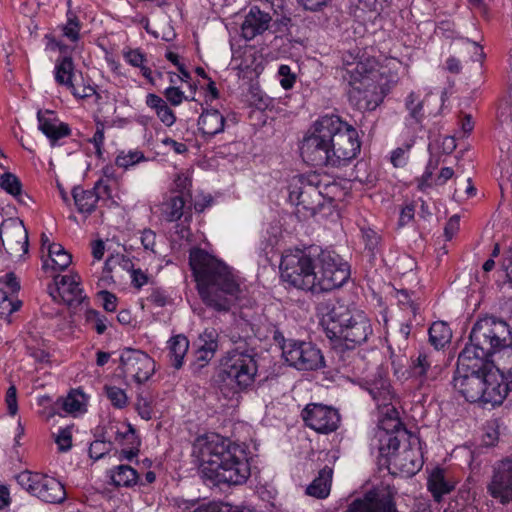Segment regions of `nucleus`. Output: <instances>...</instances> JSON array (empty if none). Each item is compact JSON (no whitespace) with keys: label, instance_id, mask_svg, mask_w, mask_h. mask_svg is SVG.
I'll use <instances>...</instances> for the list:
<instances>
[{"label":"nucleus","instance_id":"obj_1","mask_svg":"<svg viewBox=\"0 0 512 512\" xmlns=\"http://www.w3.org/2000/svg\"><path fill=\"white\" fill-rule=\"evenodd\" d=\"M357 130L338 116H323L304 136L300 154L304 162L316 167H343L360 152Z\"/></svg>","mask_w":512,"mask_h":512},{"label":"nucleus","instance_id":"obj_2","mask_svg":"<svg viewBox=\"0 0 512 512\" xmlns=\"http://www.w3.org/2000/svg\"><path fill=\"white\" fill-rule=\"evenodd\" d=\"M192 455L197 458L200 474L207 484L238 486L250 477V463L245 448L219 434L197 437Z\"/></svg>","mask_w":512,"mask_h":512},{"label":"nucleus","instance_id":"obj_3","mask_svg":"<svg viewBox=\"0 0 512 512\" xmlns=\"http://www.w3.org/2000/svg\"><path fill=\"white\" fill-rule=\"evenodd\" d=\"M317 313L327 337L332 342V350L348 366V359L354 349L366 342L372 334L369 319L362 312L352 313L347 306L334 299L323 300L317 305Z\"/></svg>","mask_w":512,"mask_h":512},{"label":"nucleus","instance_id":"obj_4","mask_svg":"<svg viewBox=\"0 0 512 512\" xmlns=\"http://www.w3.org/2000/svg\"><path fill=\"white\" fill-rule=\"evenodd\" d=\"M473 351L464 348L459 354L453 386L468 402L500 405L507 396V386L500 382L494 364L481 360Z\"/></svg>","mask_w":512,"mask_h":512},{"label":"nucleus","instance_id":"obj_5","mask_svg":"<svg viewBox=\"0 0 512 512\" xmlns=\"http://www.w3.org/2000/svg\"><path fill=\"white\" fill-rule=\"evenodd\" d=\"M189 260L202 301L216 311H228L241 293L231 268L202 249L191 251Z\"/></svg>","mask_w":512,"mask_h":512},{"label":"nucleus","instance_id":"obj_6","mask_svg":"<svg viewBox=\"0 0 512 512\" xmlns=\"http://www.w3.org/2000/svg\"><path fill=\"white\" fill-rule=\"evenodd\" d=\"M375 439L378 442L379 465L390 473L399 472L410 477L421 469L418 440L402 426L398 417L379 420Z\"/></svg>","mask_w":512,"mask_h":512},{"label":"nucleus","instance_id":"obj_7","mask_svg":"<svg viewBox=\"0 0 512 512\" xmlns=\"http://www.w3.org/2000/svg\"><path fill=\"white\" fill-rule=\"evenodd\" d=\"M469 339L470 344L464 348H472L475 356L489 360L488 357L512 340V335L505 321L489 316L474 324Z\"/></svg>","mask_w":512,"mask_h":512},{"label":"nucleus","instance_id":"obj_8","mask_svg":"<svg viewBox=\"0 0 512 512\" xmlns=\"http://www.w3.org/2000/svg\"><path fill=\"white\" fill-rule=\"evenodd\" d=\"M256 352L245 345H238L227 352L222 360V371L220 377L227 384L237 390H244L250 387L256 378L258 364Z\"/></svg>","mask_w":512,"mask_h":512},{"label":"nucleus","instance_id":"obj_9","mask_svg":"<svg viewBox=\"0 0 512 512\" xmlns=\"http://www.w3.org/2000/svg\"><path fill=\"white\" fill-rule=\"evenodd\" d=\"M280 270L283 281L290 286L315 292V258L310 253L299 249L287 251L282 256Z\"/></svg>","mask_w":512,"mask_h":512},{"label":"nucleus","instance_id":"obj_10","mask_svg":"<svg viewBox=\"0 0 512 512\" xmlns=\"http://www.w3.org/2000/svg\"><path fill=\"white\" fill-rule=\"evenodd\" d=\"M335 188L334 184L322 183L318 174L301 176L291 185L289 199L297 206H302L311 214H315L323 206L325 196L332 198L330 192Z\"/></svg>","mask_w":512,"mask_h":512},{"label":"nucleus","instance_id":"obj_11","mask_svg":"<svg viewBox=\"0 0 512 512\" xmlns=\"http://www.w3.org/2000/svg\"><path fill=\"white\" fill-rule=\"evenodd\" d=\"M316 285L315 292L331 291L341 287L349 278L347 263L329 251H322L315 258Z\"/></svg>","mask_w":512,"mask_h":512},{"label":"nucleus","instance_id":"obj_12","mask_svg":"<svg viewBox=\"0 0 512 512\" xmlns=\"http://www.w3.org/2000/svg\"><path fill=\"white\" fill-rule=\"evenodd\" d=\"M283 358L297 370L311 371L324 364L321 351L311 342L291 340L283 347Z\"/></svg>","mask_w":512,"mask_h":512},{"label":"nucleus","instance_id":"obj_13","mask_svg":"<svg viewBox=\"0 0 512 512\" xmlns=\"http://www.w3.org/2000/svg\"><path fill=\"white\" fill-rule=\"evenodd\" d=\"M119 369L124 378L142 384L154 374L155 362L141 350L126 348L121 353Z\"/></svg>","mask_w":512,"mask_h":512},{"label":"nucleus","instance_id":"obj_14","mask_svg":"<svg viewBox=\"0 0 512 512\" xmlns=\"http://www.w3.org/2000/svg\"><path fill=\"white\" fill-rule=\"evenodd\" d=\"M487 492L502 505L512 502V456L494 464Z\"/></svg>","mask_w":512,"mask_h":512},{"label":"nucleus","instance_id":"obj_15","mask_svg":"<svg viewBox=\"0 0 512 512\" xmlns=\"http://www.w3.org/2000/svg\"><path fill=\"white\" fill-rule=\"evenodd\" d=\"M0 239L6 252L14 257H23L28 253V232L23 221L18 218H9L2 222Z\"/></svg>","mask_w":512,"mask_h":512},{"label":"nucleus","instance_id":"obj_16","mask_svg":"<svg viewBox=\"0 0 512 512\" xmlns=\"http://www.w3.org/2000/svg\"><path fill=\"white\" fill-rule=\"evenodd\" d=\"M305 424L320 433L335 431L340 422V415L334 408L321 404H308L302 411Z\"/></svg>","mask_w":512,"mask_h":512},{"label":"nucleus","instance_id":"obj_17","mask_svg":"<svg viewBox=\"0 0 512 512\" xmlns=\"http://www.w3.org/2000/svg\"><path fill=\"white\" fill-rule=\"evenodd\" d=\"M346 512H399L392 495L386 489H373L354 499Z\"/></svg>","mask_w":512,"mask_h":512},{"label":"nucleus","instance_id":"obj_18","mask_svg":"<svg viewBox=\"0 0 512 512\" xmlns=\"http://www.w3.org/2000/svg\"><path fill=\"white\" fill-rule=\"evenodd\" d=\"M348 96L350 103L360 111H373L383 100L376 80L367 78L364 84L352 86Z\"/></svg>","mask_w":512,"mask_h":512},{"label":"nucleus","instance_id":"obj_19","mask_svg":"<svg viewBox=\"0 0 512 512\" xmlns=\"http://www.w3.org/2000/svg\"><path fill=\"white\" fill-rule=\"evenodd\" d=\"M442 373V367L434 359L432 353L420 352L412 360L410 375L420 387H429Z\"/></svg>","mask_w":512,"mask_h":512},{"label":"nucleus","instance_id":"obj_20","mask_svg":"<svg viewBox=\"0 0 512 512\" xmlns=\"http://www.w3.org/2000/svg\"><path fill=\"white\" fill-rule=\"evenodd\" d=\"M55 292H51L54 300L60 298L68 306H77L82 303L84 296L79 286V276L75 275H58L55 277Z\"/></svg>","mask_w":512,"mask_h":512},{"label":"nucleus","instance_id":"obj_21","mask_svg":"<svg viewBox=\"0 0 512 512\" xmlns=\"http://www.w3.org/2000/svg\"><path fill=\"white\" fill-rule=\"evenodd\" d=\"M38 129L49 139L52 147L58 140L68 137L71 129L68 124L61 122L51 110L37 112Z\"/></svg>","mask_w":512,"mask_h":512},{"label":"nucleus","instance_id":"obj_22","mask_svg":"<svg viewBox=\"0 0 512 512\" xmlns=\"http://www.w3.org/2000/svg\"><path fill=\"white\" fill-rule=\"evenodd\" d=\"M275 25H278L277 21L272 23L269 13L260 10L257 6H253L241 25L242 35L245 39L252 40Z\"/></svg>","mask_w":512,"mask_h":512},{"label":"nucleus","instance_id":"obj_23","mask_svg":"<svg viewBox=\"0 0 512 512\" xmlns=\"http://www.w3.org/2000/svg\"><path fill=\"white\" fill-rule=\"evenodd\" d=\"M110 188L103 181L99 180L91 190H84L83 188L76 186L72 190V196L77 206V210L80 213L91 214L99 201L102 194L109 195Z\"/></svg>","mask_w":512,"mask_h":512},{"label":"nucleus","instance_id":"obj_24","mask_svg":"<svg viewBox=\"0 0 512 512\" xmlns=\"http://www.w3.org/2000/svg\"><path fill=\"white\" fill-rule=\"evenodd\" d=\"M367 391L378 407L383 406L387 409L385 418L397 417L395 408L390 407L394 394L391 390L390 382L386 377L381 373L375 375L368 383Z\"/></svg>","mask_w":512,"mask_h":512},{"label":"nucleus","instance_id":"obj_25","mask_svg":"<svg viewBox=\"0 0 512 512\" xmlns=\"http://www.w3.org/2000/svg\"><path fill=\"white\" fill-rule=\"evenodd\" d=\"M377 74L376 61L368 57H361L358 62H349L346 73H343L342 77L351 88L364 84L366 78L376 80Z\"/></svg>","mask_w":512,"mask_h":512},{"label":"nucleus","instance_id":"obj_26","mask_svg":"<svg viewBox=\"0 0 512 512\" xmlns=\"http://www.w3.org/2000/svg\"><path fill=\"white\" fill-rule=\"evenodd\" d=\"M34 496L46 503L56 504L65 500L66 492L62 483L57 479L41 474Z\"/></svg>","mask_w":512,"mask_h":512},{"label":"nucleus","instance_id":"obj_27","mask_svg":"<svg viewBox=\"0 0 512 512\" xmlns=\"http://www.w3.org/2000/svg\"><path fill=\"white\" fill-rule=\"evenodd\" d=\"M495 357L489 362L494 364V369L501 375L500 382L507 386V393L512 389V340L493 354Z\"/></svg>","mask_w":512,"mask_h":512},{"label":"nucleus","instance_id":"obj_28","mask_svg":"<svg viewBox=\"0 0 512 512\" xmlns=\"http://www.w3.org/2000/svg\"><path fill=\"white\" fill-rule=\"evenodd\" d=\"M198 126L205 138H212L224 131L225 118L217 109L205 110L198 119Z\"/></svg>","mask_w":512,"mask_h":512},{"label":"nucleus","instance_id":"obj_29","mask_svg":"<svg viewBox=\"0 0 512 512\" xmlns=\"http://www.w3.org/2000/svg\"><path fill=\"white\" fill-rule=\"evenodd\" d=\"M115 440L122 446L118 454L119 460L131 461L139 453L140 440L136 435L135 429L128 424L124 432L117 431Z\"/></svg>","mask_w":512,"mask_h":512},{"label":"nucleus","instance_id":"obj_30","mask_svg":"<svg viewBox=\"0 0 512 512\" xmlns=\"http://www.w3.org/2000/svg\"><path fill=\"white\" fill-rule=\"evenodd\" d=\"M333 471L325 466L318 473V476L308 485L306 493L315 498H326L330 493Z\"/></svg>","mask_w":512,"mask_h":512},{"label":"nucleus","instance_id":"obj_31","mask_svg":"<svg viewBox=\"0 0 512 512\" xmlns=\"http://www.w3.org/2000/svg\"><path fill=\"white\" fill-rule=\"evenodd\" d=\"M185 208L184 195H172L161 204V216L167 222H175L185 214Z\"/></svg>","mask_w":512,"mask_h":512},{"label":"nucleus","instance_id":"obj_32","mask_svg":"<svg viewBox=\"0 0 512 512\" xmlns=\"http://www.w3.org/2000/svg\"><path fill=\"white\" fill-rule=\"evenodd\" d=\"M453 488L454 484L446 480L443 469L436 468L432 471L428 478V489L435 500L439 501L443 495L451 492Z\"/></svg>","mask_w":512,"mask_h":512},{"label":"nucleus","instance_id":"obj_33","mask_svg":"<svg viewBox=\"0 0 512 512\" xmlns=\"http://www.w3.org/2000/svg\"><path fill=\"white\" fill-rule=\"evenodd\" d=\"M168 349L171 365L176 369H180L189 349V340L182 334L176 335L168 341Z\"/></svg>","mask_w":512,"mask_h":512},{"label":"nucleus","instance_id":"obj_34","mask_svg":"<svg viewBox=\"0 0 512 512\" xmlns=\"http://www.w3.org/2000/svg\"><path fill=\"white\" fill-rule=\"evenodd\" d=\"M110 477L116 487H132L137 484L139 479V475L134 468L123 464L112 469Z\"/></svg>","mask_w":512,"mask_h":512},{"label":"nucleus","instance_id":"obj_35","mask_svg":"<svg viewBox=\"0 0 512 512\" xmlns=\"http://www.w3.org/2000/svg\"><path fill=\"white\" fill-rule=\"evenodd\" d=\"M74 64L72 58L64 56L56 61L55 80L59 85H64L68 89L73 88Z\"/></svg>","mask_w":512,"mask_h":512},{"label":"nucleus","instance_id":"obj_36","mask_svg":"<svg viewBox=\"0 0 512 512\" xmlns=\"http://www.w3.org/2000/svg\"><path fill=\"white\" fill-rule=\"evenodd\" d=\"M451 337V329L445 322H434L429 328V341L437 350L448 344Z\"/></svg>","mask_w":512,"mask_h":512},{"label":"nucleus","instance_id":"obj_37","mask_svg":"<svg viewBox=\"0 0 512 512\" xmlns=\"http://www.w3.org/2000/svg\"><path fill=\"white\" fill-rule=\"evenodd\" d=\"M71 0L67 1V20L64 25H62L61 30L64 37H66L71 42H77L80 38V30L82 28V24L74 11L70 9Z\"/></svg>","mask_w":512,"mask_h":512},{"label":"nucleus","instance_id":"obj_38","mask_svg":"<svg viewBox=\"0 0 512 512\" xmlns=\"http://www.w3.org/2000/svg\"><path fill=\"white\" fill-rule=\"evenodd\" d=\"M104 390L107 398L115 408L122 409L127 405L128 397L123 389L116 386L105 385Z\"/></svg>","mask_w":512,"mask_h":512},{"label":"nucleus","instance_id":"obj_39","mask_svg":"<svg viewBox=\"0 0 512 512\" xmlns=\"http://www.w3.org/2000/svg\"><path fill=\"white\" fill-rule=\"evenodd\" d=\"M0 186L12 196L20 194L22 190V184L19 178L10 172H6L0 177Z\"/></svg>","mask_w":512,"mask_h":512},{"label":"nucleus","instance_id":"obj_40","mask_svg":"<svg viewBox=\"0 0 512 512\" xmlns=\"http://www.w3.org/2000/svg\"><path fill=\"white\" fill-rule=\"evenodd\" d=\"M423 103L424 101L414 92H411L406 98L405 106L410 116L415 119L416 122H420L423 117Z\"/></svg>","mask_w":512,"mask_h":512},{"label":"nucleus","instance_id":"obj_41","mask_svg":"<svg viewBox=\"0 0 512 512\" xmlns=\"http://www.w3.org/2000/svg\"><path fill=\"white\" fill-rule=\"evenodd\" d=\"M216 351L217 350L203 347L200 345L195 354V362L192 365L193 371L197 373L203 367H205L209 363V361L214 357Z\"/></svg>","mask_w":512,"mask_h":512},{"label":"nucleus","instance_id":"obj_42","mask_svg":"<svg viewBox=\"0 0 512 512\" xmlns=\"http://www.w3.org/2000/svg\"><path fill=\"white\" fill-rule=\"evenodd\" d=\"M144 160V154L140 151H129L128 153H121L117 156L115 162L118 167L127 169L140 161Z\"/></svg>","mask_w":512,"mask_h":512},{"label":"nucleus","instance_id":"obj_43","mask_svg":"<svg viewBox=\"0 0 512 512\" xmlns=\"http://www.w3.org/2000/svg\"><path fill=\"white\" fill-rule=\"evenodd\" d=\"M21 306L20 301L14 302L9 298L6 291L0 289V317H8Z\"/></svg>","mask_w":512,"mask_h":512},{"label":"nucleus","instance_id":"obj_44","mask_svg":"<svg viewBox=\"0 0 512 512\" xmlns=\"http://www.w3.org/2000/svg\"><path fill=\"white\" fill-rule=\"evenodd\" d=\"M236 507L227 502L212 501L199 505L193 512H234Z\"/></svg>","mask_w":512,"mask_h":512},{"label":"nucleus","instance_id":"obj_45","mask_svg":"<svg viewBox=\"0 0 512 512\" xmlns=\"http://www.w3.org/2000/svg\"><path fill=\"white\" fill-rule=\"evenodd\" d=\"M40 475L41 473L24 471L17 476V481L25 490L34 495Z\"/></svg>","mask_w":512,"mask_h":512},{"label":"nucleus","instance_id":"obj_46","mask_svg":"<svg viewBox=\"0 0 512 512\" xmlns=\"http://www.w3.org/2000/svg\"><path fill=\"white\" fill-rule=\"evenodd\" d=\"M112 448V443L110 441L105 440H95L90 444L89 447V456L98 460L105 456Z\"/></svg>","mask_w":512,"mask_h":512},{"label":"nucleus","instance_id":"obj_47","mask_svg":"<svg viewBox=\"0 0 512 512\" xmlns=\"http://www.w3.org/2000/svg\"><path fill=\"white\" fill-rule=\"evenodd\" d=\"M86 320L91 323L98 334H103L107 328L106 318L96 310L86 312Z\"/></svg>","mask_w":512,"mask_h":512},{"label":"nucleus","instance_id":"obj_48","mask_svg":"<svg viewBox=\"0 0 512 512\" xmlns=\"http://www.w3.org/2000/svg\"><path fill=\"white\" fill-rule=\"evenodd\" d=\"M201 346L211 348L214 350L218 349V333L214 328H207L200 334Z\"/></svg>","mask_w":512,"mask_h":512},{"label":"nucleus","instance_id":"obj_49","mask_svg":"<svg viewBox=\"0 0 512 512\" xmlns=\"http://www.w3.org/2000/svg\"><path fill=\"white\" fill-rule=\"evenodd\" d=\"M55 442L61 452L68 451L72 446V434L70 429H60L56 435Z\"/></svg>","mask_w":512,"mask_h":512},{"label":"nucleus","instance_id":"obj_50","mask_svg":"<svg viewBox=\"0 0 512 512\" xmlns=\"http://www.w3.org/2000/svg\"><path fill=\"white\" fill-rule=\"evenodd\" d=\"M83 403L79 400L78 395L70 393L62 402V409L68 413L81 411Z\"/></svg>","mask_w":512,"mask_h":512},{"label":"nucleus","instance_id":"obj_51","mask_svg":"<svg viewBox=\"0 0 512 512\" xmlns=\"http://www.w3.org/2000/svg\"><path fill=\"white\" fill-rule=\"evenodd\" d=\"M278 74L281 77V86L288 90L291 89L295 83V75L291 73V69L287 65H281L278 70Z\"/></svg>","mask_w":512,"mask_h":512},{"label":"nucleus","instance_id":"obj_52","mask_svg":"<svg viewBox=\"0 0 512 512\" xmlns=\"http://www.w3.org/2000/svg\"><path fill=\"white\" fill-rule=\"evenodd\" d=\"M116 265L122 267L123 269H130L132 267V263L129 259H126L124 255H113L109 257L105 262V268L109 271L114 269Z\"/></svg>","mask_w":512,"mask_h":512},{"label":"nucleus","instance_id":"obj_53","mask_svg":"<svg viewBox=\"0 0 512 512\" xmlns=\"http://www.w3.org/2000/svg\"><path fill=\"white\" fill-rule=\"evenodd\" d=\"M125 60L134 67H139L146 61L145 55L139 49L124 52Z\"/></svg>","mask_w":512,"mask_h":512},{"label":"nucleus","instance_id":"obj_54","mask_svg":"<svg viewBox=\"0 0 512 512\" xmlns=\"http://www.w3.org/2000/svg\"><path fill=\"white\" fill-rule=\"evenodd\" d=\"M408 160V147L407 148H397L391 153V163L394 167H403L406 165Z\"/></svg>","mask_w":512,"mask_h":512},{"label":"nucleus","instance_id":"obj_55","mask_svg":"<svg viewBox=\"0 0 512 512\" xmlns=\"http://www.w3.org/2000/svg\"><path fill=\"white\" fill-rule=\"evenodd\" d=\"M141 243L145 250L156 253V234L150 229H145L141 235Z\"/></svg>","mask_w":512,"mask_h":512},{"label":"nucleus","instance_id":"obj_56","mask_svg":"<svg viewBox=\"0 0 512 512\" xmlns=\"http://www.w3.org/2000/svg\"><path fill=\"white\" fill-rule=\"evenodd\" d=\"M164 95L166 99L174 106H178L182 103L183 99H186L184 93L177 87H168Z\"/></svg>","mask_w":512,"mask_h":512},{"label":"nucleus","instance_id":"obj_57","mask_svg":"<svg viewBox=\"0 0 512 512\" xmlns=\"http://www.w3.org/2000/svg\"><path fill=\"white\" fill-rule=\"evenodd\" d=\"M379 239L380 238L375 231L371 229L363 231V240L365 242V246L371 253H374L375 249L377 248Z\"/></svg>","mask_w":512,"mask_h":512},{"label":"nucleus","instance_id":"obj_58","mask_svg":"<svg viewBox=\"0 0 512 512\" xmlns=\"http://www.w3.org/2000/svg\"><path fill=\"white\" fill-rule=\"evenodd\" d=\"M99 296L103 300V307L108 312H113L117 307V297L107 290L99 292Z\"/></svg>","mask_w":512,"mask_h":512},{"label":"nucleus","instance_id":"obj_59","mask_svg":"<svg viewBox=\"0 0 512 512\" xmlns=\"http://www.w3.org/2000/svg\"><path fill=\"white\" fill-rule=\"evenodd\" d=\"M6 403L8 412L11 415H15L18 411L17 405V391L15 386H10L6 392Z\"/></svg>","mask_w":512,"mask_h":512},{"label":"nucleus","instance_id":"obj_60","mask_svg":"<svg viewBox=\"0 0 512 512\" xmlns=\"http://www.w3.org/2000/svg\"><path fill=\"white\" fill-rule=\"evenodd\" d=\"M104 125L101 124V123H98L97 124V129L91 139V142L93 143L95 149H96V154L98 156H101L102 154V151H101V147L104 143Z\"/></svg>","mask_w":512,"mask_h":512},{"label":"nucleus","instance_id":"obj_61","mask_svg":"<svg viewBox=\"0 0 512 512\" xmlns=\"http://www.w3.org/2000/svg\"><path fill=\"white\" fill-rule=\"evenodd\" d=\"M331 0H297L305 10L316 12L326 6Z\"/></svg>","mask_w":512,"mask_h":512},{"label":"nucleus","instance_id":"obj_62","mask_svg":"<svg viewBox=\"0 0 512 512\" xmlns=\"http://www.w3.org/2000/svg\"><path fill=\"white\" fill-rule=\"evenodd\" d=\"M147 299L158 307H164L168 302V296L160 289H154Z\"/></svg>","mask_w":512,"mask_h":512},{"label":"nucleus","instance_id":"obj_63","mask_svg":"<svg viewBox=\"0 0 512 512\" xmlns=\"http://www.w3.org/2000/svg\"><path fill=\"white\" fill-rule=\"evenodd\" d=\"M157 116L160 121L168 127L172 126L176 121L174 112L168 105L165 106L161 111H158Z\"/></svg>","mask_w":512,"mask_h":512},{"label":"nucleus","instance_id":"obj_64","mask_svg":"<svg viewBox=\"0 0 512 512\" xmlns=\"http://www.w3.org/2000/svg\"><path fill=\"white\" fill-rule=\"evenodd\" d=\"M459 230V216L453 215L444 228L445 237L451 240L455 233Z\"/></svg>","mask_w":512,"mask_h":512}]
</instances>
